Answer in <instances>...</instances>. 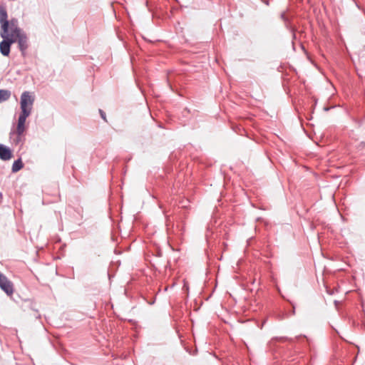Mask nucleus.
Segmentation results:
<instances>
[{
    "label": "nucleus",
    "mask_w": 365,
    "mask_h": 365,
    "mask_svg": "<svg viewBox=\"0 0 365 365\" xmlns=\"http://www.w3.org/2000/svg\"><path fill=\"white\" fill-rule=\"evenodd\" d=\"M11 37L14 43H18L22 56H25L26 50L29 47V38L26 34L19 28L17 19H14L11 22V30L9 31Z\"/></svg>",
    "instance_id": "1"
},
{
    "label": "nucleus",
    "mask_w": 365,
    "mask_h": 365,
    "mask_svg": "<svg viewBox=\"0 0 365 365\" xmlns=\"http://www.w3.org/2000/svg\"><path fill=\"white\" fill-rule=\"evenodd\" d=\"M0 36L3 40L0 42V52L4 56H9L11 50V46L14 43L9 31H1Z\"/></svg>",
    "instance_id": "2"
},
{
    "label": "nucleus",
    "mask_w": 365,
    "mask_h": 365,
    "mask_svg": "<svg viewBox=\"0 0 365 365\" xmlns=\"http://www.w3.org/2000/svg\"><path fill=\"white\" fill-rule=\"evenodd\" d=\"M30 114L28 113H21L19 119H18V123L16 127V132H13L11 133V135H14L15 133L17 135L16 139H14V142L16 143H19L21 140V135L24 133L25 131V123L27 117L29 116Z\"/></svg>",
    "instance_id": "3"
},
{
    "label": "nucleus",
    "mask_w": 365,
    "mask_h": 365,
    "mask_svg": "<svg viewBox=\"0 0 365 365\" xmlns=\"http://www.w3.org/2000/svg\"><path fill=\"white\" fill-rule=\"evenodd\" d=\"M34 103V98L28 91H25L21 96V113L31 114V106Z\"/></svg>",
    "instance_id": "4"
},
{
    "label": "nucleus",
    "mask_w": 365,
    "mask_h": 365,
    "mask_svg": "<svg viewBox=\"0 0 365 365\" xmlns=\"http://www.w3.org/2000/svg\"><path fill=\"white\" fill-rule=\"evenodd\" d=\"M14 19L10 21L7 20V12L6 9L0 6V24H1V31H10L11 30V22Z\"/></svg>",
    "instance_id": "5"
},
{
    "label": "nucleus",
    "mask_w": 365,
    "mask_h": 365,
    "mask_svg": "<svg viewBox=\"0 0 365 365\" xmlns=\"http://www.w3.org/2000/svg\"><path fill=\"white\" fill-rule=\"evenodd\" d=\"M0 287L7 294H11L14 292L12 283L1 273H0Z\"/></svg>",
    "instance_id": "6"
},
{
    "label": "nucleus",
    "mask_w": 365,
    "mask_h": 365,
    "mask_svg": "<svg viewBox=\"0 0 365 365\" xmlns=\"http://www.w3.org/2000/svg\"><path fill=\"white\" fill-rule=\"evenodd\" d=\"M12 158L11 150L4 145L0 144V158L3 160H8Z\"/></svg>",
    "instance_id": "7"
},
{
    "label": "nucleus",
    "mask_w": 365,
    "mask_h": 365,
    "mask_svg": "<svg viewBox=\"0 0 365 365\" xmlns=\"http://www.w3.org/2000/svg\"><path fill=\"white\" fill-rule=\"evenodd\" d=\"M23 168V163L21 159L15 160L12 165V172L16 173Z\"/></svg>",
    "instance_id": "8"
},
{
    "label": "nucleus",
    "mask_w": 365,
    "mask_h": 365,
    "mask_svg": "<svg viewBox=\"0 0 365 365\" xmlns=\"http://www.w3.org/2000/svg\"><path fill=\"white\" fill-rule=\"evenodd\" d=\"M11 96L10 91L7 90H0V102L5 101L9 98Z\"/></svg>",
    "instance_id": "9"
},
{
    "label": "nucleus",
    "mask_w": 365,
    "mask_h": 365,
    "mask_svg": "<svg viewBox=\"0 0 365 365\" xmlns=\"http://www.w3.org/2000/svg\"><path fill=\"white\" fill-rule=\"evenodd\" d=\"M99 111H100V113H101V115L102 118L104 120H106L105 113L102 110H100Z\"/></svg>",
    "instance_id": "10"
}]
</instances>
